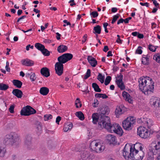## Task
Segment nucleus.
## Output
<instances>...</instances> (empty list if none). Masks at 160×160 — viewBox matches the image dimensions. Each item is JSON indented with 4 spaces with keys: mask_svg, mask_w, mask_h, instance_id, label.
Segmentation results:
<instances>
[{
    "mask_svg": "<svg viewBox=\"0 0 160 160\" xmlns=\"http://www.w3.org/2000/svg\"><path fill=\"white\" fill-rule=\"evenodd\" d=\"M114 132L122 136L123 133V131L122 128L120 127L119 125L118 124V125L117 127L116 130Z\"/></svg>",
    "mask_w": 160,
    "mask_h": 160,
    "instance_id": "obj_31",
    "label": "nucleus"
},
{
    "mask_svg": "<svg viewBox=\"0 0 160 160\" xmlns=\"http://www.w3.org/2000/svg\"><path fill=\"white\" fill-rule=\"evenodd\" d=\"M93 30L94 32H93L94 34H100L101 33V27L98 25H97L94 27Z\"/></svg>",
    "mask_w": 160,
    "mask_h": 160,
    "instance_id": "obj_30",
    "label": "nucleus"
},
{
    "mask_svg": "<svg viewBox=\"0 0 160 160\" xmlns=\"http://www.w3.org/2000/svg\"><path fill=\"white\" fill-rule=\"evenodd\" d=\"M135 122V119L133 117H128L122 122L123 127L126 130H130L132 129L133 124Z\"/></svg>",
    "mask_w": 160,
    "mask_h": 160,
    "instance_id": "obj_6",
    "label": "nucleus"
},
{
    "mask_svg": "<svg viewBox=\"0 0 160 160\" xmlns=\"http://www.w3.org/2000/svg\"><path fill=\"white\" fill-rule=\"evenodd\" d=\"M120 15L118 14H117L113 16L112 20V21L111 23L112 24H113L119 18V16Z\"/></svg>",
    "mask_w": 160,
    "mask_h": 160,
    "instance_id": "obj_46",
    "label": "nucleus"
},
{
    "mask_svg": "<svg viewBox=\"0 0 160 160\" xmlns=\"http://www.w3.org/2000/svg\"><path fill=\"white\" fill-rule=\"evenodd\" d=\"M156 144L152 149V153L155 155H156L158 152H160V141H158Z\"/></svg>",
    "mask_w": 160,
    "mask_h": 160,
    "instance_id": "obj_16",
    "label": "nucleus"
},
{
    "mask_svg": "<svg viewBox=\"0 0 160 160\" xmlns=\"http://www.w3.org/2000/svg\"><path fill=\"white\" fill-rule=\"evenodd\" d=\"M41 74L46 77H48L50 75L49 70L46 67L42 68L40 70Z\"/></svg>",
    "mask_w": 160,
    "mask_h": 160,
    "instance_id": "obj_17",
    "label": "nucleus"
},
{
    "mask_svg": "<svg viewBox=\"0 0 160 160\" xmlns=\"http://www.w3.org/2000/svg\"><path fill=\"white\" fill-rule=\"evenodd\" d=\"M12 82L13 85L18 88H21L22 84V82L18 80H13L12 81Z\"/></svg>",
    "mask_w": 160,
    "mask_h": 160,
    "instance_id": "obj_27",
    "label": "nucleus"
},
{
    "mask_svg": "<svg viewBox=\"0 0 160 160\" xmlns=\"http://www.w3.org/2000/svg\"><path fill=\"white\" fill-rule=\"evenodd\" d=\"M90 15H92L93 18H95L97 17L98 16V13L96 11H93L92 12L90 13Z\"/></svg>",
    "mask_w": 160,
    "mask_h": 160,
    "instance_id": "obj_48",
    "label": "nucleus"
},
{
    "mask_svg": "<svg viewBox=\"0 0 160 160\" xmlns=\"http://www.w3.org/2000/svg\"><path fill=\"white\" fill-rule=\"evenodd\" d=\"M101 140H94L92 141L90 145V149L93 151L94 149L97 147V145H98Z\"/></svg>",
    "mask_w": 160,
    "mask_h": 160,
    "instance_id": "obj_18",
    "label": "nucleus"
},
{
    "mask_svg": "<svg viewBox=\"0 0 160 160\" xmlns=\"http://www.w3.org/2000/svg\"><path fill=\"white\" fill-rule=\"evenodd\" d=\"M101 98L103 99H106L108 98V96L105 94H102Z\"/></svg>",
    "mask_w": 160,
    "mask_h": 160,
    "instance_id": "obj_64",
    "label": "nucleus"
},
{
    "mask_svg": "<svg viewBox=\"0 0 160 160\" xmlns=\"http://www.w3.org/2000/svg\"><path fill=\"white\" fill-rule=\"evenodd\" d=\"M74 0H70L68 2L69 3H70V5L71 6H72L73 5H76V3L74 2Z\"/></svg>",
    "mask_w": 160,
    "mask_h": 160,
    "instance_id": "obj_56",
    "label": "nucleus"
},
{
    "mask_svg": "<svg viewBox=\"0 0 160 160\" xmlns=\"http://www.w3.org/2000/svg\"><path fill=\"white\" fill-rule=\"evenodd\" d=\"M140 4L141 5H142V6H146L147 7H148V3L147 2L144 3H143L142 2H140Z\"/></svg>",
    "mask_w": 160,
    "mask_h": 160,
    "instance_id": "obj_57",
    "label": "nucleus"
},
{
    "mask_svg": "<svg viewBox=\"0 0 160 160\" xmlns=\"http://www.w3.org/2000/svg\"><path fill=\"white\" fill-rule=\"evenodd\" d=\"M99 104L97 100H94V102L93 104V106L94 108L97 107Z\"/></svg>",
    "mask_w": 160,
    "mask_h": 160,
    "instance_id": "obj_52",
    "label": "nucleus"
},
{
    "mask_svg": "<svg viewBox=\"0 0 160 160\" xmlns=\"http://www.w3.org/2000/svg\"><path fill=\"white\" fill-rule=\"evenodd\" d=\"M134 145H136V146H135V148L137 147H138L140 149V152L143 151H142V145L141 144H135Z\"/></svg>",
    "mask_w": 160,
    "mask_h": 160,
    "instance_id": "obj_53",
    "label": "nucleus"
},
{
    "mask_svg": "<svg viewBox=\"0 0 160 160\" xmlns=\"http://www.w3.org/2000/svg\"><path fill=\"white\" fill-rule=\"evenodd\" d=\"M87 60L91 65L92 67H95L97 64L96 60L91 56H88V57Z\"/></svg>",
    "mask_w": 160,
    "mask_h": 160,
    "instance_id": "obj_15",
    "label": "nucleus"
},
{
    "mask_svg": "<svg viewBox=\"0 0 160 160\" xmlns=\"http://www.w3.org/2000/svg\"><path fill=\"white\" fill-rule=\"evenodd\" d=\"M68 47L63 44L61 45L57 48L58 52L60 53H62L66 52L68 50Z\"/></svg>",
    "mask_w": 160,
    "mask_h": 160,
    "instance_id": "obj_22",
    "label": "nucleus"
},
{
    "mask_svg": "<svg viewBox=\"0 0 160 160\" xmlns=\"http://www.w3.org/2000/svg\"><path fill=\"white\" fill-rule=\"evenodd\" d=\"M36 111L29 106L24 107L21 110V114L23 116H29L31 114L35 113Z\"/></svg>",
    "mask_w": 160,
    "mask_h": 160,
    "instance_id": "obj_8",
    "label": "nucleus"
},
{
    "mask_svg": "<svg viewBox=\"0 0 160 160\" xmlns=\"http://www.w3.org/2000/svg\"><path fill=\"white\" fill-rule=\"evenodd\" d=\"M81 157L83 160H89L94 158V156L92 154H90L88 152L84 151L81 155Z\"/></svg>",
    "mask_w": 160,
    "mask_h": 160,
    "instance_id": "obj_11",
    "label": "nucleus"
},
{
    "mask_svg": "<svg viewBox=\"0 0 160 160\" xmlns=\"http://www.w3.org/2000/svg\"><path fill=\"white\" fill-rule=\"evenodd\" d=\"M91 75V70L90 69L87 70V72L84 77V79H86L90 76Z\"/></svg>",
    "mask_w": 160,
    "mask_h": 160,
    "instance_id": "obj_45",
    "label": "nucleus"
},
{
    "mask_svg": "<svg viewBox=\"0 0 160 160\" xmlns=\"http://www.w3.org/2000/svg\"><path fill=\"white\" fill-rule=\"evenodd\" d=\"M96 148H95L93 151L97 153H99L103 151L105 149V147L103 144L102 141L100 140L98 145H97Z\"/></svg>",
    "mask_w": 160,
    "mask_h": 160,
    "instance_id": "obj_12",
    "label": "nucleus"
},
{
    "mask_svg": "<svg viewBox=\"0 0 160 160\" xmlns=\"http://www.w3.org/2000/svg\"><path fill=\"white\" fill-rule=\"evenodd\" d=\"M22 64L28 66H32L34 64V62L32 60L26 59L21 61Z\"/></svg>",
    "mask_w": 160,
    "mask_h": 160,
    "instance_id": "obj_21",
    "label": "nucleus"
},
{
    "mask_svg": "<svg viewBox=\"0 0 160 160\" xmlns=\"http://www.w3.org/2000/svg\"><path fill=\"white\" fill-rule=\"evenodd\" d=\"M151 105L157 108L160 107V99L156 97H152L150 99Z\"/></svg>",
    "mask_w": 160,
    "mask_h": 160,
    "instance_id": "obj_10",
    "label": "nucleus"
},
{
    "mask_svg": "<svg viewBox=\"0 0 160 160\" xmlns=\"http://www.w3.org/2000/svg\"><path fill=\"white\" fill-rule=\"evenodd\" d=\"M52 116L51 114H46L44 115V119L45 121H47L52 119Z\"/></svg>",
    "mask_w": 160,
    "mask_h": 160,
    "instance_id": "obj_44",
    "label": "nucleus"
},
{
    "mask_svg": "<svg viewBox=\"0 0 160 160\" xmlns=\"http://www.w3.org/2000/svg\"><path fill=\"white\" fill-rule=\"evenodd\" d=\"M12 93L14 95L18 98H21L23 95L22 91L21 90L18 89H13Z\"/></svg>",
    "mask_w": 160,
    "mask_h": 160,
    "instance_id": "obj_20",
    "label": "nucleus"
},
{
    "mask_svg": "<svg viewBox=\"0 0 160 160\" xmlns=\"http://www.w3.org/2000/svg\"><path fill=\"white\" fill-rule=\"evenodd\" d=\"M134 145L133 147L129 144H127L124 147L122 152L124 158L127 160H142L144 156L143 151L139 152L136 148Z\"/></svg>",
    "mask_w": 160,
    "mask_h": 160,
    "instance_id": "obj_1",
    "label": "nucleus"
},
{
    "mask_svg": "<svg viewBox=\"0 0 160 160\" xmlns=\"http://www.w3.org/2000/svg\"><path fill=\"white\" fill-rule=\"evenodd\" d=\"M111 80V77L110 76H108L105 80L104 84L105 85H108L110 82Z\"/></svg>",
    "mask_w": 160,
    "mask_h": 160,
    "instance_id": "obj_42",
    "label": "nucleus"
},
{
    "mask_svg": "<svg viewBox=\"0 0 160 160\" xmlns=\"http://www.w3.org/2000/svg\"><path fill=\"white\" fill-rule=\"evenodd\" d=\"M116 82L118 87L120 88L121 90H123L125 89V86L122 81V82Z\"/></svg>",
    "mask_w": 160,
    "mask_h": 160,
    "instance_id": "obj_39",
    "label": "nucleus"
},
{
    "mask_svg": "<svg viewBox=\"0 0 160 160\" xmlns=\"http://www.w3.org/2000/svg\"><path fill=\"white\" fill-rule=\"evenodd\" d=\"M35 47L39 50L41 52L44 48L45 46L42 44L37 43L35 44Z\"/></svg>",
    "mask_w": 160,
    "mask_h": 160,
    "instance_id": "obj_33",
    "label": "nucleus"
},
{
    "mask_svg": "<svg viewBox=\"0 0 160 160\" xmlns=\"http://www.w3.org/2000/svg\"><path fill=\"white\" fill-rule=\"evenodd\" d=\"M124 107L123 106H117L115 111V113L117 117L124 112Z\"/></svg>",
    "mask_w": 160,
    "mask_h": 160,
    "instance_id": "obj_14",
    "label": "nucleus"
},
{
    "mask_svg": "<svg viewBox=\"0 0 160 160\" xmlns=\"http://www.w3.org/2000/svg\"><path fill=\"white\" fill-rule=\"evenodd\" d=\"M76 115L81 120H83L84 119V115L81 111L76 112Z\"/></svg>",
    "mask_w": 160,
    "mask_h": 160,
    "instance_id": "obj_35",
    "label": "nucleus"
},
{
    "mask_svg": "<svg viewBox=\"0 0 160 160\" xmlns=\"http://www.w3.org/2000/svg\"><path fill=\"white\" fill-rule=\"evenodd\" d=\"M141 48H142L141 47L139 46L136 50V53L140 54H141L142 53V50L141 49Z\"/></svg>",
    "mask_w": 160,
    "mask_h": 160,
    "instance_id": "obj_50",
    "label": "nucleus"
},
{
    "mask_svg": "<svg viewBox=\"0 0 160 160\" xmlns=\"http://www.w3.org/2000/svg\"><path fill=\"white\" fill-rule=\"evenodd\" d=\"M37 128L38 132H40L42 130L41 125L40 124H38L37 127Z\"/></svg>",
    "mask_w": 160,
    "mask_h": 160,
    "instance_id": "obj_58",
    "label": "nucleus"
},
{
    "mask_svg": "<svg viewBox=\"0 0 160 160\" xmlns=\"http://www.w3.org/2000/svg\"><path fill=\"white\" fill-rule=\"evenodd\" d=\"M61 118L60 116H58L56 119V122L58 124H59V122L61 120Z\"/></svg>",
    "mask_w": 160,
    "mask_h": 160,
    "instance_id": "obj_55",
    "label": "nucleus"
},
{
    "mask_svg": "<svg viewBox=\"0 0 160 160\" xmlns=\"http://www.w3.org/2000/svg\"><path fill=\"white\" fill-rule=\"evenodd\" d=\"M147 119L148 118L146 117L141 118L138 119L137 122L138 123L145 126Z\"/></svg>",
    "mask_w": 160,
    "mask_h": 160,
    "instance_id": "obj_29",
    "label": "nucleus"
},
{
    "mask_svg": "<svg viewBox=\"0 0 160 160\" xmlns=\"http://www.w3.org/2000/svg\"><path fill=\"white\" fill-rule=\"evenodd\" d=\"M97 79L101 83H103L104 82V76H102L101 73H99L97 76Z\"/></svg>",
    "mask_w": 160,
    "mask_h": 160,
    "instance_id": "obj_38",
    "label": "nucleus"
},
{
    "mask_svg": "<svg viewBox=\"0 0 160 160\" xmlns=\"http://www.w3.org/2000/svg\"><path fill=\"white\" fill-rule=\"evenodd\" d=\"M137 37L138 38L142 39L143 38L144 35L143 34L139 33L138 32Z\"/></svg>",
    "mask_w": 160,
    "mask_h": 160,
    "instance_id": "obj_60",
    "label": "nucleus"
},
{
    "mask_svg": "<svg viewBox=\"0 0 160 160\" xmlns=\"http://www.w3.org/2000/svg\"><path fill=\"white\" fill-rule=\"evenodd\" d=\"M98 112L100 117V119L98 123L99 125V123L101 121L100 120L101 119L102 120V121H104L103 119H105L106 117H109L106 115H108L109 113V108L108 107H103L99 108L98 110Z\"/></svg>",
    "mask_w": 160,
    "mask_h": 160,
    "instance_id": "obj_7",
    "label": "nucleus"
},
{
    "mask_svg": "<svg viewBox=\"0 0 160 160\" xmlns=\"http://www.w3.org/2000/svg\"><path fill=\"white\" fill-rule=\"evenodd\" d=\"M147 78H140L138 80L139 89L146 95L153 92L154 89V82L152 79L149 77Z\"/></svg>",
    "mask_w": 160,
    "mask_h": 160,
    "instance_id": "obj_2",
    "label": "nucleus"
},
{
    "mask_svg": "<svg viewBox=\"0 0 160 160\" xmlns=\"http://www.w3.org/2000/svg\"><path fill=\"white\" fill-rule=\"evenodd\" d=\"M18 139V136L17 134L15 132H11L6 136L3 142L6 145L12 144L16 142Z\"/></svg>",
    "mask_w": 160,
    "mask_h": 160,
    "instance_id": "obj_5",
    "label": "nucleus"
},
{
    "mask_svg": "<svg viewBox=\"0 0 160 160\" xmlns=\"http://www.w3.org/2000/svg\"><path fill=\"white\" fill-rule=\"evenodd\" d=\"M118 77L119 78V79L116 80V82H122V81L123 75L122 74H120V75L118 76Z\"/></svg>",
    "mask_w": 160,
    "mask_h": 160,
    "instance_id": "obj_54",
    "label": "nucleus"
},
{
    "mask_svg": "<svg viewBox=\"0 0 160 160\" xmlns=\"http://www.w3.org/2000/svg\"><path fill=\"white\" fill-rule=\"evenodd\" d=\"M32 137L30 135H27L25 138L24 144L25 147L28 148H30L32 145Z\"/></svg>",
    "mask_w": 160,
    "mask_h": 160,
    "instance_id": "obj_13",
    "label": "nucleus"
},
{
    "mask_svg": "<svg viewBox=\"0 0 160 160\" xmlns=\"http://www.w3.org/2000/svg\"><path fill=\"white\" fill-rule=\"evenodd\" d=\"M148 49L150 51L154 52L155 51L156 48L151 44H150L148 46Z\"/></svg>",
    "mask_w": 160,
    "mask_h": 160,
    "instance_id": "obj_47",
    "label": "nucleus"
},
{
    "mask_svg": "<svg viewBox=\"0 0 160 160\" xmlns=\"http://www.w3.org/2000/svg\"><path fill=\"white\" fill-rule=\"evenodd\" d=\"M75 104L77 108H78L81 107L82 106V104L81 102L80 101L79 98H77Z\"/></svg>",
    "mask_w": 160,
    "mask_h": 160,
    "instance_id": "obj_43",
    "label": "nucleus"
},
{
    "mask_svg": "<svg viewBox=\"0 0 160 160\" xmlns=\"http://www.w3.org/2000/svg\"><path fill=\"white\" fill-rule=\"evenodd\" d=\"M153 125V122L152 120L150 118H148L146 124L145 126L147 127L148 128H150V127Z\"/></svg>",
    "mask_w": 160,
    "mask_h": 160,
    "instance_id": "obj_32",
    "label": "nucleus"
},
{
    "mask_svg": "<svg viewBox=\"0 0 160 160\" xmlns=\"http://www.w3.org/2000/svg\"><path fill=\"white\" fill-rule=\"evenodd\" d=\"M142 62L144 65H148L149 63V58L148 57H143L142 58Z\"/></svg>",
    "mask_w": 160,
    "mask_h": 160,
    "instance_id": "obj_37",
    "label": "nucleus"
},
{
    "mask_svg": "<svg viewBox=\"0 0 160 160\" xmlns=\"http://www.w3.org/2000/svg\"><path fill=\"white\" fill-rule=\"evenodd\" d=\"M101 119V121L99 123V125L102 128H104L106 129L107 131L110 132H114L116 130V128L118 124L115 123L112 125H111L110 120L109 117H106L105 119Z\"/></svg>",
    "mask_w": 160,
    "mask_h": 160,
    "instance_id": "obj_4",
    "label": "nucleus"
},
{
    "mask_svg": "<svg viewBox=\"0 0 160 160\" xmlns=\"http://www.w3.org/2000/svg\"><path fill=\"white\" fill-rule=\"evenodd\" d=\"M107 139L110 143H115L116 142V137L113 135H108L107 137Z\"/></svg>",
    "mask_w": 160,
    "mask_h": 160,
    "instance_id": "obj_23",
    "label": "nucleus"
},
{
    "mask_svg": "<svg viewBox=\"0 0 160 160\" xmlns=\"http://www.w3.org/2000/svg\"><path fill=\"white\" fill-rule=\"evenodd\" d=\"M14 106L13 105H11L10 106L9 109V111L11 113H13L14 112Z\"/></svg>",
    "mask_w": 160,
    "mask_h": 160,
    "instance_id": "obj_51",
    "label": "nucleus"
},
{
    "mask_svg": "<svg viewBox=\"0 0 160 160\" xmlns=\"http://www.w3.org/2000/svg\"><path fill=\"white\" fill-rule=\"evenodd\" d=\"M109 49L108 46H105L104 47V48L103 49V51L105 52H106Z\"/></svg>",
    "mask_w": 160,
    "mask_h": 160,
    "instance_id": "obj_63",
    "label": "nucleus"
},
{
    "mask_svg": "<svg viewBox=\"0 0 160 160\" xmlns=\"http://www.w3.org/2000/svg\"><path fill=\"white\" fill-rule=\"evenodd\" d=\"M49 92V89L46 87H42L40 88L39 92L43 95H47Z\"/></svg>",
    "mask_w": 160,
    "mask_h": 160,
    "instance_id": "obj_25",
    "label": "nucleus"
},
{
    "mask_svg": "<svg viewBox=\"0 0 160 160\" xmlns=\"http://www.w3.org/2000/svg\"><path fill=\"white\" fill-rule=\"evenodd\" d=\"M73 55L69 53H64L58 58V62H57L55 65V70L56 73L58 76H61L63 73V64L71 59Z\"/></svg>",
    "mask_w": 160,
    "mask_h": 160,
    "instance_id": "obj_3",
    "label": "nucleus"
},
{
    "mask_svg": "<svg viewBox=\"0 0 160 160\" xmlns=\"http://www.w3.org/2000/svg\"><path fill=\"white\" fill-rule=\"evenodd\" d=\"M100 117L98 113H94L92 115V122L94 124L97 123L99 120V118Z\"/></svg>",
    "mask_w": 160,
    "mask_h": 160,
    "instance_id": "obj_26",
    "label": "nucleus"
},
{
    "mask_svg": "<svg viewBox=\"0 0 160 160\" xmlns=\"http://www.w3.org/2000/svg\"><path fill=\"white\" fill-rule=\"evenodd\" d=\"M9 88V86L3 83H0V90L6 91Z\"/></svg>",
    "mask_w": 160,
    "mask_h": 160,
    "instance_id": "obj_36",
    "label": "nucleus"
},
{
    "mask_svg": "<svg viewBox=\"0 0 160 160\" xmlns=\"http://www.w3.org/2000/svg\"><path fill=\"white\" fill-rule=\"evenodd\" d=\"M118 8H112L111 9V11L112 12L115 13L117 12Z\"/></svg>",
    "mask_w": 160,
    "mask_h": 160,
    "instance_id": "obj_62",
    "label": "nucleus"
},
{
    "mask_svg": "<svg viewBox=\"0 0 160 160\" xmlns=\"http://www.w3.org/2000/svg\"><path fill=\"white\" fill-rule=\"evenodd\" d=\"M87 35L86 34H85V35H84V36L83 37V40H82V43H84L86 42V41L87 40Z\"/></svg>",
    "mask_w": 160,
    "mask_h": 160,
    "instance_id": "obj_61",
    "label": "nucleus"
},
{
    "mask_svg": "<svg viewBox=\"0 0 160 160\" xmlns=\"http://www.w3.org/2000/svg\"><path fill=\"white\" fill-rule=\"evenodd\" d=\"M122 96L125 100L131 103L132 101L131 99L129 94L125 91H123L122 93Z\"/></svg>",
    "mask_w": 160,
    "mask_h": 160,
    "instance_id": "obj_24",
    "label": "nucleus"
},
{
    "mask_svg": "<svg viewBox=\"0 0 160 160\" xmlns=\"http://www.w3.org/2000/svg\"><path fill=\"white\" fill-rule=\"evenodd\" d=\"M31 74L30 76V79L32 81H33L36 79V77L34 73L31 72Z\"/></svg>",
    "mask_w": 160,
    "mask_h": 160,
    "instance_id": "obj_49",
    "label": "nucleus"
},
{
    "mask_svg": "<svg viewBox=\"0 0 160 160\" xmlns=\"http://www.w3.org/2000/svg\"><path fill=\"white\" fill-rule=\"evenodd\" d=\"M92 87L94 91L97 92H100L101 91L98 85L96 83H93L92 84Z\"/></svg>",
    "mask_w": 160,
    "mask_h": 160,
    "instance_id": "obj_34",
    "label": "nucleus"
},
{
    "mask_svg": "<svg viewBox=\"0 0 160 160\" xmlns=\"http://www.w3.org/2000/svg\"><path fill=\"white\" fill-rule=\"evenodd\" d=\"M137 134L140 137L143 138L148 137L150 135L148 129L144 127H140L138 128Z\"/></svg>",
    "mask_w": 160,
    "mask_h": 160,
    "instance_id": "obj_9",
    "label": "nucleus"
},
{
    "mask_svg": "<svg viewBox=\"0 0 160 160\" xmlns=\"http://www.w3.org/2000/svg\"><path fill=\"white\" fill-rule=\"evenodd\" d=\"M124 21V19H122V18H121L118 21L117 24H119L120 23H122Z\"/></svg>",
    "mask_w": 160,
    "mask_h": 160,
    "instance_id": "obj_59",
    "label": "nucleus"
},
{
    "mask_svg": "<svg viewBox=\"0 0 160 160\" xmlns=\"http://www.w3.org/2000/svg\"><path fill=\"white\" fill-rule=\"evenodd\" d=\"M73 124L72 123H68L65 124L63 128V130L65 132L68 131L69 130H70L72 128Z\"/></svg>",
    "mask_w": 160,
    "mask_h": 160,
    "instance_id": "obj_28",
    "label": "nucleus"
},
{
    "mask_svg": "<svg viewBox=\"0 0 160 160\" xmlns=\"http://www.w3.org/2000/svg\"><path fill=\"white\" fill-rule=\"evenodd\" d=\"M153 59L157 62L160 63V54L157 53L153 56Z\"/></svg>",
    "mask_w": 160,
    "mask_h": 160,
    "instance_id": "obj_40",
    "label": "nucleus"
},
{
    "mask_svg": "<svg viewBox=\"0 0 160 160\" xmlns=\"http://www.w3.org/2000/svg\"><path fill=\"white\" fill-rule=\"evenodd\" d=\"M41 52L45 56H48L50 54V52L47 49L45 48Z\"/></svg>",
    "mask_w": 160,
    "mask_h": 160,
    "instance_id": "obj_41",
    "label": "nucleus"
},
{
    "mask_svg": "<svg viewBox=\"0 0 160 160\" xmlns=\"http://www.w3.org/2000/svg\"><path fill=\"white\" fill-rule=\"evenodd\" d=\"M6 152L5 146L3 144L0 143V157H3Z\"/></svg>",
    "mask_w": 160,
    "mask_h": 160,
    "instance_id": "obj_19",
    "label": "nucleus"
}]
</instances>
